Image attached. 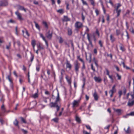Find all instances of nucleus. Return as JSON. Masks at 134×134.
I'll use <instances>...</instances> for the list:
<instances>
[{"mask_svg": "<svg viewBox=\"0 0 134 134\" xmlns=\"http://www.w3.org/2000/svg\"><path fill=\"white\" fill-rule=\"evenodd\" d=\"M127 98L129 99L128 105L131 107L134 104V91L133 92L127 94Z\"/></svg>", "mask_w": 134, "mask_h": 134, "instance_id": "nucleus-1", "label": "nucleus"}, {"mask_svg": "<svg viewBox=\"0 0 134 134\" xmlns=\"http://www.w3.org/2000/svg\"><path fill=\"white\" fill-rule=\"evenodd\" d=\"M59 97V93H58L57 97L56 98L55 103H51L50 104V106L51 107H55L57 108V111H58L60 108V106L58 105V103L60 101Z\"/></svg>", "mask_w": 134, "mask_h": 134, "instance_id": "nucleus-2", "label": "nucleus"}, {"mask_svg": "<svg viewBox=\"0 0 134 134\" xmlns=\"http://www.w3.org/2000/svg\"><path fill=\"white\" fill-rule=\"evenodd\" d=\"M81 97H80V99L78 100H74L72 103V107L73 108H75L78 107L79 105L80 101L81 99Z\"/></svg>", "mask_w": 134, "mask_h": 134, "instance_id": "nucleus-3", "label": "nucleus"}, {"mask_svg": "<svg viewBox=\"0 0 134 134\" xmlns=\"http://www.w3.org/2000/svg\"><path fill=\"white\" fill-rule=\"evenodd\" d=\"M116 86V85H114L113 86L112 89L109 91V93L110 94V96L111 97H112L113 96V93L115 92L116 91V90L115 89Z\"/></svg>", "mask_w": 134, "mask_h": 134, "instance_id": "nucleus-4", "label": "nucleus"}, {"mask_svg": "<svg viewBox=\"0 0 134 134\" xmlns=\"http://www.w3.org/2000/svg\"><path fill=\"white\" fill-rule=\"evenodd\" d=\"M15 13L17 15L18 19L20 20H23V19L22 18L21 14L19 13L18 12H16Z\"/></svg>", "mask_w": 134, "mask_h": 134, "instance_id": "nucleus-5", "label": "nucleus"}, {"mask_svg": "<svg viewBox=\"0 0 134 134\" xmlns=\"http://www.w3.org/2000/svg\"><path fill=\"white\" fill-rule=\"evenodd\" d=\"M75 26L77 28H80L83 26V25L81 23L77 22L75 24Z\"/></svg>", "mask_w": 134, "mask_h": 134, "instance_id": "nucleus-6", "label": "nucleus"}, {"mask_svg": "<svg viewBox=\"0 0 134 134\" xmlns=\"http://www.w3.org/2000/svg\"><path fill=\"white\" fill-rule=\"evenodd\" d=\"M80 64L77 62H76L75 64V68L76 71H78L79 68Z\"/></svg>", "mask_w": 134, "mask_h": 134, "instance_id": "nucleus-7", "label": "nucleus"}, {"mask_svg": "<svg viewBox=\"0 0 134 134\" xmlns=\"http://www.w3.org/2000/svg\"><path fill=\"white\" fill-rule=\"evenodd\" d=\"M46 36L48 38L50 39L52 37V33L50 31H48L46 34Z\"/></svg>", "mask_w": 134, "mask_h": 134, "instance_id": "nucleus-8", "label": "nucleus"}, {"mask_svg": "<svg viewBox=\"0 0 134 134\" xmlns=\"http://www.w3.org/2000/svg\"><path fill=\"white\" fill-rule=\"evenodd\" d=\"M87 60H88L89 62H91V54H88L86 56Z\"/></svg>", "mask_w": 134, "mask_h": 134, "instance_id": "nucleus-9", "label": "nucleus"}, {"mask_svg": "<svg viewBox=\"0 0 134 134\" xmlns=\"http://www.w3.org/2000/svg\"><path fill=\"white\" fill-rule=\"evenodd\" d=\"M94 79L96 81L98 82H100L102 81V79L99 77H95Z\"/></svg>", "mask_w": 134, "mask_h": 134, "instance_id": "nucleus-10", "label": "nucleus"}, {"mask_svg": "<svg viewBox=\"0 0 134 134\" xmlns=\"http://www.w3.org/2000/svg\"><path fill=\"white\" fill-rule=\"evenodd\" d=\"M66 66L67 68H68L70 70L71 68V65L70 63L68 61H67L66 63Z\"/></svg>", "mask_w": 134, "mask_h": 134, "instance_id": "nucleus-11", "label": "nucleus"}, {"mask_svg": "<svg viewBox=\"0 0 134 134\" xmlns=\"http://www.w3.org/2000/svg\"><path fill=\"white\" fill-rule=\"evenodd\" d=\"M42 23L43 24L44 26L47 29L48 28V25L47 22L44 21H42Z\"/></svg>", "mask_w": 134, "mask_h": 134, "instance_id": "nucleus-12", "label": "nucleus"}, {"mask_svg": "<svg viewBox=\"0 0 134 134\" xmlns=\"http://www.w3.org/2000/svg\"><path fill=\"white\" fill-rule=\"evenodd\" d=\"M125 130L126 132L127 133H129L131 132L129 128L127 127H126L125 128Z\"/></svg>", "mask_w": 134, "mask_h": 134, "instance_id": "nucleus-13", "label": "nucleus"}, {"mask_svg": "<svg viewBox=\"0 0 134 134\" xmlns=\"http://www.w3.org/2000/svg\"><path fill=\"white\" fill-rule=\"evenodd\" d=\"M93 96L94 97V99L96 100H97L98 98V97L97 93L96 92H95L94 93Z\"/></svg>", "mask_w": 134, "mask_h": 134, "instance_id": "nucleus-14", "label": "nucleus"}, {"mask_svg": "<svg viewBox=\"0 0 134 134\" xmlns=\"http://www.w3.org/2000/svg\"><path fill=\"white\" fill-rule=\"evenodd\" d=\"M40 36L43 39V40L45 41L47 46H48V44L47 41H46V40L45 39V37L44 36H43V34H40Z\"/></svg>", "mask_w": 134, "mask_h": 134, "instance_id": "nucleus-15", "label": "nucleus"}, {"mask_svg": "<svg viewBox=\"0 0 134 134\" xmlns=\"http://www.w3.org/2000/svg\"><path fill=\"white\" fill-rule=\"evenodd\" d=\"M2 2L4 3L3 4H1V5L6 6L8 5V3L7 0H3Z\"/></svg>", "mask_w": 134, "mask_h": 134, "instance_id": "nucleus-16", "label": "nucleus"}, {"mask_svg": "<svg viewBox=\"0 0 134 134\" xmlns=\"http://www.w3.org/2000/svg\"><path fill=\"white\" fill-rule=\"evenodd\" d=\"M18 8L19 10H23L25 12H26V11L25 9L23 7L20 5H18Z\"/></svg>", "mask_w": 134, "mask_h": 134, "instance_id": "nucleus-17", "label": "nucleus"}, {"mask_svg": "<svg viewBox=\"0 0 134 134\" xmlns=\"http://www.w3.org/2000/svg\"><path fill=\"white\" fill-rule=\"evenodd\" d=\"M66 78L70 84L71 83V78L68 76H66Z\"/></svg>", "mask_w": 134, "mask_h": 134, "instance_id": "nucleus-18", "label": "nucleus"}, {"mask_svg": "<svg viewBox=\"0 0 134 134\" xmlns=\"http://www.w3.org/2000/svg\"><path fill=\"white\" fill-rule=\"evenodd\" d=\"M35 44H36L35 41L34 40H32V46L33 49L34 50L35 46Z\"/></svg>", "mask_w": 134, "mask_h": 134, "instance_id": "nucleus-19", "label": "nucleus"}, {"mask_svg": "<svg viewBox=\"0 0 134 134\" xmlns=\"http://www.w3.org/2000/svg\"><path fill=\"white\" fill-rule=\"evenodd\" d=\"M58 39L60 43H62L63 42L64 40L62 37H59L58 38Z\"/></svg>", "mask_w": 134, "mask_h": 134, "instance_id": "nucleus-20", "label": "nucleus"}, {"mask_svg": "<svg viewBox=\"0 0 134 134\" xmlns=\"http://www.w3.org/2000/svg\"><path fill=\"white\" fill-rule=\"evenodd\" d=\"M76 120L79 123H80L81 122V120L77 116H76Z\"/></svg>", "mask_w": 134, "mask_h": 134, "instance_id": "nucleus-21", "label": "nucleus"}, {"mask_svg": "<svg viewBox=\"0 0 134 134\" xmlns=\"http://www.w3.org/2000/svg\"><path fill=\"white\" fill-rule=\"evenodd\" d=\"M34 23L35 24V26L36 27V28H37L39 30H40V26L38 24L35 22H34Z\"/></svg>", "mask_w": 134, "mask_h": 134, "instance_id": "nucleus-22", "label": "nucleus"}, {"mask_svg": "<svg viewBox=\"0 0 134 134\" xmlns=\"http://www.w3.org/2000/svg\"><path fill=\"white\" fill-rule=\"evenodd\" d=\"M63 20L65 21H68L70 20V19L67 16H64L63 19Z\"/></svg>", "mask_w": 134, "mask_h": 134, "instance_id": "nucleus-23", "label": "nucleus"}, {"mask_svg": "<svg viewBox=\"0 0 134 134\" xmlns=\"http://www.w3.org/2000/svg\"><path fill=\"white\" fill-rule=\"evenodd\" d=\"M57 12L61 14H63L64 12V10L63 9H60L58 10L57 11Z\"/></svg>", "mask_w": 134, "mask_h": 134, "instance_id": "nucleus-24", "label": "nucleus"}, {"mask_svg": "<svg viewBox=\"0 0 134 134\" xmlns=\"http://www.w3.org/2000/svg\"><path fill=\"white\" fill-rule=\"evenodd\" d=\"M24 35L26 37H28L29 36L28 32L26 31L25 33H24Z\"/></svg>", "mask_w": 134, "mask_h": 134, "instance_id": "nucleus-25", "label": "nucleus"}, {"mask_svg": "<svg viewBox=\"0 0 134 134\" xmlns=\"http://www.w3.org/2000/svg\"><path fill=\"white\" fill-rule=\"evenodd\" d=\"M38 94L37 93H35L32 95V97L34 98H36L38 97Z\"/></svg>", "mask_w": 134, "mask_h": 134, "instance_id": "nucleus-26", "label": "nucleus"}, {"mask_svg": "<svg viewBox=\"0 0 134 134\" xmlns=\"http://www.w3.org/2000/svg\"><path fill=\"white\" fill-rule=\"evenodd\" d=\"M52 120L55 122H57L58 121V118H56L53 119Z\"/></svg>", "mask_w": 134, "mask_h": 134, "instance_id": "nucleus-27", "label": "nucleus"}, {"mask_svg": "<svg viewBox=\"0 0 134 134\" xmlns=\"http://www.w3.org/2000/svg\"><path fill=\"white\" fill-rule=\"evenodd\" d=\"M21 121H22L23 123H26L25 120L24 118H21Z\"/></svg>", "mask_w": 134, "mask_h": 134, "instance_id": "nucleus-28", "label": "nucleus"}, {"mask_svg": "<svg viewBox=\"0 0 134 134\" xmlns=\"http://www.w3.org/2000/svg\"><path fill=\"white\" fill-rule=\"evenodd\" d=\"M89 1L90 2L91 4L93 5H94V2L93 0H89Z\"/></svg>", "mask_w": 134, "mask_h": 134, "instance_id": "nucleus-29", "label": "nucleus"}, {"mask_svg": "<svg viewBox=\"0 0 134 134\" xmlns=\"http://www.w3.org/2000/svg\"><path fill=\"white\" fill-rule=\"evenodd\" d=\"M18 121L16 120H15L14 122V124L16 125H17L18 124Z\"/></svg>", "mask_w": 134, "mask_h": 134, "instance_id": "nucleus-30", "label": "nucleus"}, {"mask_svg": "<svg viewBox=\"0 0 134 134\" xmlns=\"http://www.w3.org/2000/svg\"><path fill=\"white\" fill-rule=\"evenodd\" d=\"M116 11L117 13V17H118L120 15V13L121 12V10L120 9L118 10H116Z\"/></svg>", "mask_w": 134, "mask_h": 134, "instance_id": "nucleus-31", "label": "nucleus"}, {"mask_svg": "<svg viewBox=\"0 0 134 134\" xmlns=\"http://www.w3.org/2000/svg\"><path fill=\"white\" fill-rule=\"evenodd\" d=\"M81 1H82L83 4L87 5V4L86 1H84V0H81Z\"/></svg>", "mask_w": 134, "mask_h": 134, "instance_id": "nucleus-32", "label": "nucleus"}, {"mask_svg": "<svg viewBox=\"0 0 134 134\" xmlns=\"http://www.w3.org/2000/svg\"><path fill=\"white\" fill-rule=\"evenodd\" d=\"M121 6V5L120 4H118L117 6L116 7V10H118V9Z\"/></svg>", "mask_w": 134, "mask_h": 134, "instance_id": "nucleus-33", "label": "nucleus"}, {"mask_svg": "<svg viewBox=\"0 0 134 134\" xmlns=\"http://www.w3.org/2000/svg\"><path fill=\"white\" fill-rule=\"evenodd\" d=\"M115 111L118 113L119 114L121 113V110L120 109H117L115 110Z\"/></svg>", "mask_w": 134, "mask_h": 134, "instance_id": "nucleus-34", "label": "nucleus"}, {"mask_svg": "<svg viewBox=\"0 0 134 134\" xmlns=\"http://www.w3.org/2000/svg\"><path fill=\"white\" fill-rule=\"evenodd\" d=\"M116 76H117L118 77V80H120L121 78V77L120 75H119L118 74H116Z\"/></svg>", "mask_w": 134, "mask_h": 134, "instance_id": "nucleus-35", "label": "nucleus"}, {"mask_svg": "<svg viewBox=\"0 0 134 134\" xmlns=\"http://www.w3.org/2000/svg\"><path fill=\"white\" fill-rule=\"evenodd\" d=\"M119 97H120L122 94V92L121 90L119 91L118 92Z\"/></svg>", "mask_w": 134, "mask_h": 134, "instance_id": "nucleus-36", "label": "nucleus"}, {"mask_svg": "<svg viewBox=\"0 0 134 134\" xmlns=\"http://www.w3.org/2000/svg\"><path fill=\"white\" fill-rule=\"evenodd\" d=\"M68 33L69 35H71L72 34V31L71 30H69Z\"/></svg>", "mask_w": 134, "mask_h": 134, "instance_id": "nucleus-37", "label": "nucleus"}, {"mask_svg": "<svg viewBox=\"0 0 134 134\" xmlns=\"http://www.w3.org/2000/svg\"><path fill=\"white\" fill-rule=\"evenodd\" d=\"M119 63L120 64V65H121V64H122L125 67V65H124V62H119Z\"/></svg>", "mask_w": 134, "mask_h": 134, "instance_id": "nucleus-38", "label": "nucleus"}, {"mask_svg": "<svg viewBox=\"0 0 134 134\" xmlns=\"http://www.w3.org/2000/svg\"><path fill=\"white\" fill-rule=\"evenodd\" d=\"M130 31L132 33L134 34V30L133 28H131L130 29Z\"/></svg>", "mask_w": 134, "mask_h": 134, "instance_id": "nucleus-39", "label": "nucleus"}, {"mask_svg": "<svg viewBox=\"0 0 134 134\" xmlns=\"http://www.w3.org/2000/svg\"><path fill=\"white\" fill-rule=\"evenodd\" d=\"M8 80H9V81L11 83H12V80L11 78H10V76H8Z\"/></svg>", "mask_w": 134, "mask_h": 134, "instance_id": "nucleus-40", "label": "nucleus"}, {"mask_svg": "<svg viewBox=\"0 0 134 134\" xmlns=\"http://www.w3.org/2000/svg\"><path fill=\"white\" fill-rule=\"evenodd\" d=\"M110 37L111 40L113 41H114V38H113V36L112 35H111L110 36Z\"/></svg>", "mask_w": 134, "mask_h": 134, "instance_id": "nucleus-41", "label": "nucleus"}, {"mask_svg": "<svg viewBox=\"0 0 134 134\" xmlns=\"http://www.w3.org/2000/svg\"><path fill=\"white\" fill-rule=\"evenodd\" d=\"M109 78L111 79V80L112 81V82H113V76H110V75H109Z\"/></svg>", "mask_w": 134, "mask_h": 134, "instance_id": "nucleus-42", "label": "nucleus"}, {"mask_svg": "<svg viewBox=\"0 0 134 134\" xmlns=\"http://www.w3.org/2000/svg\"><path fill=\"white\" fill-rule=\"evenodd\" d=\"M66 9H69V7H68V6H69V4L68 3L66 2Z\"/></svg>", "mask_w": 134, "mask_h": 134, "instance_id": "nucleus-43", "label": "nucleus"}, {"mask_svg": "<svg viewBox=\"0 0 134 134\" xmlns=\"http://www.w3.org/2000/svg\"><path fill=\"white\" fill-rule=\"evenodd\" d=\"M129 115L134 116V111L132 112L129 114Z\"/></svg>", "mask_w": 134, "mask_h": 134, "instance_id": "nucleus-44", "label": "nucleus"}, {"mask_svg": "<svg viewBox=\"0 0 134 134\" xmlns=\"http://www.w3.org/2000/svg\"><path fill=\"white\" fill-rule=\"evenodd\" d=\"M96 33L98 36H99V33L98 31V30H97L96 31Z\"/></svg>", "mask_w": 134, "mask_h": 134, "instance_id": "nucleus-45", "label": "nucleus"}, {"mask_svg": "<svg viewBox=\"0 0 134 134\" xmlns=\"http://www.w3.org/2000/svg\"><path fill=\"white\" fill-rule=\"evenodd\" d=\"M34 4H36V5H38V2L36 1H34Z\"/></svg>", "mask_w": 134, "mask_h": 134, "instance_id": "nucleus-46", "label": "nucleus"}, {"mask_svg": "<svg viewBox=\"0 0 134 134\" xmlns=\"http://www.w3.org/2000/svg\"><path fill=\"white\" fill-rule=\"evenodd\" d=\"M10 44H9V45L7 46H6L7 49H9L10 48Z\"/></svg>", "mask_w": 134, "mask_h": 134, "instance_id": "nucleus-47", "label": "nucleus"}, {"mask_svg": "<svg viewBox=\"0 0 134 134\" xmlns=\"http://www.w3.org/2000/svg\"><path fill=\"white\" fill-rule=\"evenodd\" d=\"M83 133H84L85 134H90V133H88L85 131H83Z\"/></svg>", "mask_w": 134, "mask_h": 134, "instance_id": "nucleus-48", "label": "nucleus"}, {"mask_svg": "<svg viewBox=\"0 0 134 134\" xmlns=\"http://www.w3.org/2000/svg\"><path fill=\"white\" fill-rule=\"evenodd\" d=\"M13 74H14L16 77H17V74L16 73V72L15 71H13Z\"/></svg>", "mask_w": 134, "mask_h": 134, "instance_id": "nucleus-49", "label": "nucleus"}, {"mask_svg": "<svg viewBox=\"0 0 134 134\" xmlns=\"http://www.w3.org/2000/svg\"><path fill=\"white\" fill-rule=\"evenodd\" d=\"M116 34L118 35H119L120 33V31L119 30H117L116 31Z\"/></svg>", "mask_w": 134, "mask_h": 134, "instance_id": "nucleus-50", "label": "nucleus"}, {"mask_svg": "<svg viewBox=\"0 0 134 134\" xmlns=\"http://www.w3.org/2000/svg\"><path fill=\"white\" fill-rule=\"evenodd\" d=\"M86 126L87 129H89L90 130H91L90 127L89 126L86 125Z\"/></svg>", "mask_w": 134, "mask_h": 134, "instance_id": "nucleus-51", "label": "nucleus"}, {"mask_svg": "<svg viewBox=\"0 0 134 134\" xmlns=\"http://www.w3.org/2000/svg\"><path fill=\"white\" fill-rule=\"evenodd\" d=\"M82 19L83 20H84L85 19V17L83 15V14H82Z\"/></svg>", "mask_w": 134, "mask_h": 134, "instance_id": "nucleus-52", "label": "nucleus"}, {"mask_svg": "<svg viewBox=\"0 0 134 134\" xmlns=\"http://www.w3.org/2000/svg\"><path fill=\"white\" fill-rule=\"evenodd\" d=\"M3 39H0V44L3 42Z\"/></svg>", "mask_w": 134, "mask_h": 134, "instance_id": "nucleus-53", "label": "nucleus"}, {"mask_svg": "<svg viewBox=\"0 0 134 134\" xmlns=\"http://www.w3.org/2000/svg\"><path fill=\"white\" fill-rule=\"evenodd\" d=\"M1 108L3 110H4V111L5 110V109L4 108V106L3 105H2V106L1 107Z\"/></svg>", "mask_w": 134, "mask_h": 134, "instance_id": "nucleus-54", "label": "nucleus"}, {"mask_svg": "<svg viewBox=\"0 0 134 134\" xmlns=\"http://www.w3.org/2000/svg\"><path fill=\"white\" fill-rule=\"evenodd\" d=\"M126 38H127V39H129V35L128 34V33L127 32H126Z\"/></svg>", "mask_w": 134, "mask_h": 134, "instance_id": "nucleus-55", "label": "nucleus"}, {"mask_svg": "<svg viewBox=\"0 0 134 134\" xmlns=\"http://www.w3.org/2000/svg\"><path fill=\"white\" fill-rule=\"evenodd\" d=\"M95 12L97 15H98L99 14V11L97 10H96Z\"/></svg>", "mask_w": 134, "mask_h": 134, "instance_id": "nucleus-56", "label": "nucleus"}, {"mask_svg": "<svg viewBox=\"0 0 134 134\" xmlns=\"http://www.w3.org/2000/svg\"><path fill=\"white\" fill-rule=\"evenodd\" d=\"M86 98L87 100H88L89 99V97L87 95H86Z\"/></svg>", "mask_w": 134, "mask_h": 134, "instance_id": "nucleus-57", "label": "nucleus"}, {"mask_svg": "<svg viewBox=\"0 0 134 134\" xmlns=\"http://www.w3.org/2000/svg\"><path fill=\"white\" fill-rule=\"evenodd\" d=\"M87 36L88 40L90 41V38L89 35L88 34Z\"/></svg>", "mask_w": 134, "mask_h": 134, "instance_id": "nucleus-58", "label": "nucleus"}, {"mask_svg": "<svg viewBox=\"0 0 134 134\" xmlns=\"http://www.w3.org/2000/svg\"><path fill=\"white\" fill-rule=\"evenodd\" d=\"M94 53L96 54L97 53V50L96 49H94Z\"/></svg>", "mask_w": 134, "mask_h": 134, "instance_id": "nucleus-59", "label": "nucleus"}, {"mask_svg": "<svg viewBox=\"0 0 134 134\" xmlns=\"http://www.w3.org/2000/svg\"><path fill=\"white\" fill-rule=\"evenodd\" d=\"M107 74L108 76L109 75V71L108 70H107Z\"/></svg>", "mask_w": 134, "mask_h": 134, "instance_id": "nucleus-60", "label": "nucleus"}, {"mask_svg": "<svg viewBox=\"0 0 134 134\" xmlns=\"http://www.w3.org/2000/svg\"><path fill=\"white\" fill-rule=\"evenodd\" d=\"M53 4H54L55 3V1L54 0H51Z\"/></svg>", "mask_w": 134, "mask_h": 134, "instance_id": "nucleus-61", "label": "nucleus"}, {"mask_svg": "<svg viewBox=\"0 0 134 134\" xmlns=\"http://www.w3.org/2000/svg\"><path fill=\"white\" fill-rule=\"evenodd\" d=\"M99 44L100 45V46L101 47H102V43H101V41H99Z\"/></svg>", "mask_w": 134, "mask_h": 134, "instance_id": "nucleus-62", "label": "nucleus"}, {"mask_svg": "<svg viewBox=\"0 0 134 134\" xmlns=\"http://www.w3.org/2000/svg\"><path fill=\"white\" fill-rule=\"evenodd\" d=\"M57 3L58 4H59L60 3V0H57Z\"/></svg>", "mask_w": 134, "mask_h": 134, "instance_id": "nucleus-63", "label": "nucleus"}, {"mask_svg": "<svg viewBox=\"0 0 134 134\" xmlns=\"http://www.w3.org/2000/svg\"><path fill=\"white\" fill-rule=\"evenodd\" d=\"M109 3H110L111 5H113V3L111 1H109Z\"/></svg>", "mask_w": 134, "mask_h": 134, "instance_id": "nucleus-64", "label": "nucleus"}]
</instances>
